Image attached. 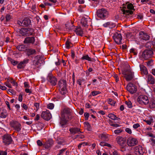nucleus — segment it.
Listing matches in <instances>:
<instances>
[{"instance_id": "obj_1", "label": "nucleus", "mask_w": 155, "mask_h": 155, "mask_svg": "<svg viewBox=\"0 0 155 155\" xmlns=\"http://www.w3.org/2000/svg\"><path fill=\"white\" fill-rule=\"evenodd\" d=\"M120 13H122L124 17L133 14V11L130 10H134L133 5L131 3L123 5L122 7H120Z\"/></svg>"}, {"instance_id": "obj_2", "label": "nucleus", "mask_w": 155, "mask_h": 155, "mask_svg": "<svg viewBox=\"0 0 155 155\" xmlns=\"http://www.w3.org/2000/svg\"><path fill=\"white\" fill-rule=\"evenodd\" d=\"M108 12L106 9L102 8L98 10L97 12V16L101 19L104 20L108 17Z\"/></svg>"}, {"instance_id": "obj_3", "label": "nucleus", "mask_w": 155, "mask_h": 155, "mask_svg": "<svg viewBox=\"0 0 155 155\" xmlns=\"http://www.w3.org/2000/svg\"><path fill=\"white\" fill-rule=\"evenodd\" d=\"M60 89V92L62 95H64L67 93L66 88V81L64 80H61L58 82Z\"/></svg>"}, {"instance_id": "obj_4", "label": "nucleus", "mask_w": 155, "mask_h": 155, "mask_svg": "<svg viewBox=\"0 0 155 155\" xmlns=\"http://www.w3.org/2000/svg\"><path fill=\"white\" fill-rule=\"evenodd\" d=\"M137 100V102L141 104L147 105L149 102L148 97L144 95H141L139 96Z\"/></svg>"}, {"instance_id": "obj_5", "label": "nucleus", "mask_w": 155, "mask_h": 155, "mask_svg": "<svg viewBox=\"0 0 155 155\" xmlns=\"http://www.w3.org/2000/svg\"><path fill=\"white\" fill-rule=\"evenodd\" d=\"M11 127L17 132H20L21 130V125L18 122L12 120L10 122Z\"/></svg>"}, {"instance_id": "obj_6", "label": "nucleus", "mask_w": 155, "mask_h": 155, "mask_svg": "<svg viewBox=\"0 0 155 155\" xmlns=\"http://www.w3.org/2000/svg\"><path fill=\"white\" fill-rule=\"evenodd\" d=\"M153 54V52L152 50H146L142 53V56L145 60H147L152 57Z\"/></svg>"}, {"instance_id": "obj_7", "label": "nucleus", "mask_w": 155, "mask_h": 155, "mask_svg": "<svg viewBox=\"0 0 155 155\" xmlns=\"http://www.w3.org/2000/svg\"><path fill=\"white\" fill-rule=\"evenodd\" d=\"M138 141L136 138L132 137H129L127 139V143L128 146L132 147L137 144Z\"/></svg>"}, {"instance_id": "obj_8", "label": "nucleus", "mask_w": 155, "mask_h": 155, "mask_svg": "<svg viewBox=\"0 0 155 155\" xmlns=\"http://www.w3.org/2000/svg\"><path fill=\"white\" fill-rule=\"evenodd\" d=\"M134 73L130 69H129L123 74L124 75V77L126 81H129L133 78L134 75Z\"/></svg>"}, {"instance_id": "obj_9", "label": "nucleus", "mask_w": 155, "mask_h": 155, "mask_svg": "<svg viewBox=\"0 0 155 155\" xmlns=\"http://www.w3.org/2000/svg\"><path fill=\"white\" fill-rule=\"evenodd\" d=\"M113 38L117 44H121L122 37L120 33L115 32L113 36Z\"/></svg>"}, {"instance_id": "obj_10", "label": "nucleus", "mask_w": 155, "mask_h": 155, "mask_svg": "<svg viewBox=\"0 0 155 155\" xmlns=\"http://www.w3.org/2000/svg\"><path fill=\"white\" fill-rule=\"evenodd\" d=\"M31 23L30 19L28 18H25L23 20L18 21L17 23L20 25L27 26L29 25Z\"/></svg>"}, {"instance_id": "obj_11", "label": "nucleus", "mask_w": 155, "mask_h": 155, "mask_svg": "<svg viewBox=\"0 0 155 155\" xmlns=\"http://www.w3.org/2000/svg\"><path fill=\"white\" fill-rule=\"evenodd\" d=\"M91 19L87 17L86 18L83 17L81 21V23L82 25L85 27H87L91 24Z\"/></svg>"}, {"instance_id": "obj_12", "label": "nucleus", "mask_w": 155, "mask_h": 155, "mask_svg": "<svg viewBox=\"0 0 155 155\" xmlns=\"http://www.w3.org/2000/svg\"><path fill=\"white\" fill-rule=\"evenodd\" d=\"M41 117L46 120H48L51 118V114L49 111H43L41 114Z\"/></svg>"}, {"instance_id": "obj_13", "label": "nucleus", "mask_w": 155, "mask_h": 155, "mask_svg": "<svg viewBox=\"0 0 155 155\" xmlns=\"http://www.w3.org/2000/svg\"><path fill=\"white\" fill-rule=\"evenodd\" d=\"M47 79L52 85L55 86L57 83L56 78L53 76L51 74L49 73L47 77Z\"/></svg>"}, {"instance_id": "obj_14", "label": "nucleus", "mask_w": 155, "mask_h": 155, "mask_svg": "<svg viewBox=\"0 0 155 155\" xmlns=\"http://www.w3.org/2000/svg\"><path fill=\"white\" fill-rule=\"evenodd\" d=\"M127 89L131 94L135 93L137 90L136 86L132 84H130L127 85Z\"/></svg>"}, {"instance_id": "obj_15", "label": "nucleus", "mask_w": 155, "mask_h": 155, "mask_svg": "<svg viewBox=\"0 0 155 155\" xmlns=\"http://www.w3.org/2000/svg\"><path fill=\"white\" fill-rule=\"evenodd\" d=\"M3 141L5 144L9 145L12 143V140L10 135L6 134L3 136Z\"/></svg>"}, {"instance_id": "obj_16", "label": "nucleus", "mask_w": 155, "mask_h": 155, "mask_svg": "<svg viewBox=\"0 0 155 155\" xmlns=\"http://www.w3.org/2000/svg\"><path fill=\"white\" fill-rule=\"evenodd\" d=\"M135 151L137 155H143L145 152V149L141 146H138L135 147Z\"/></svg>"}, {"instance_id": "obj_17", "label": "nucleus", "mask_w": 155, "mask_h": 155, "mask_svg": "<svg viewBox=\"0 0 155 155\" xmlns=\"http://www.w3.org/2000/svg\"><path fill=\"white\" fill-rule=\"evenodd\" d=\"M117 143L121 146H123L125 144L126 142V139L121 136H118L116 139Z\"/></svg>"}, {"instance_id": "obj_18", "label": "nucleus", "mask_w": 155, "mask_h": 155, "mask_svg": "<svg viewBox=\"0 0 155 155\" xmlns=\"http://www.w3.org/2000/svg\"><path fill=\"white\" fill-rule=\"evenodd\" d=\"M8 115L7 110L4 107H0V117L1 118H5Z\"/></svg>"}, {"instance_id": "obj_19", "label": "nucleus", "mask_w": 155, "mask_h": 155, "mask_svg": "<svg viewBox=\"0 0 155 155\" xmlns=\"http://www.w3.org/2000/svg\"><path fill=\"white\" fill-rule=\"evenodd\" d=\"M140 39L147 41L149 40L150 36L146 33L143 31L140 32L139 34Z\"/></svg>"}, {"instance_id": "obj_20", "label": "nucleus", "mask_w": 155, "mask_h": 155, "mask_svg": "<svg viewBox=\"0 0 155 155\" xmlns=\"http://www.w3.org/2000/svg\"><path fill=\"white\" fill-rule=\"evenodd\" d=\"M69 131L71 134L74 135L75 134L81 133L80 128L77 127H72L70 128Z\"/></svg>"}, {"instance_id": "obj_21", "label": "nucleus", "mask_w": 155, "mask_h": 155, "mask_svg": "<svg viewBox=\"0 0 155 155\" xmlns=\"http://www.w3.org/2000/svg\"><path fill=\"white\" fill-rule=\"evenodd\" d=\"M35 40L34 37H27L25 39L24 43L27 44H33L34 43Z\"/></svg>"}, {"instance_id": "obj_22", "label": "nucleus", "mask_w": 155, "mask_h": 155, "mask_svg": "<svg viewBox=\"0 0 155 155\" xmlns=\"http://www.w3.org/2000/svg\"><path fill=\"white\" fill-rule=\"evenodd\" d=\"M54 142L52 139H49L43 144V146L46 149H48L53 145Z\"/></svg>"}, {"instance_id": "obj_23", "label": "nucleus", "mask_w": 155, "mask_h": 155, "mask_svg": "<svg viewBox=\"0 0 155 155\" xmlns=\"http://www.w3.org/2000/svg\"><path fill=\"white\" fill-rule=\"evenodd\" d=\"M148 83L149 84H153L155 83V79L151 74L148 75L147 77Z\"/></svg>"}, {"instance_id": "obj_24", "label": "nucleus", "mask_w": 155, "mask_h": 155, "mask_svg": "<svg viewBox=\"0 0 155 155\" xmlns=\"http://www.w3.org/2000/svg\"><path fill=\"white\" fill-rule=\"evenodd\" d=\"M29 60L28 59H25L23 61H21L19 63L17 66L18 68L21 69L24 68L25 65L28 63Z\"/></svg>"}, {"instance_id": "obj_25", "label": "nucleus", "mask_w": 155, "mask_h": 155, "mask_svg": "<svg viewBox=\"0 0 155 155\" xmlns=\"http://www.w3.org/2000/svg\"><path fill=\"white\" fill-rule=\"evenodd\" d=\"M103 26L104 27H108L111 28L115 27L116 26V25L112 22L109 21L105 23L103 25Z\"/></svg>"}, {"instance_id": "obj_26", "label": "nucleus", "mask_w": 155, "mask_h": 155, "mask_svg": "<svg viewBox=\"0 0 155 155\" xmlns=\"http://www.w3.org/2000/svg\"><path fill=\"white\" fill-rule=\"evenodd\" d=\"M140 70L142 74L147 75L148 74V72L147 68L143 65L140 64Z\"/></svg>"}, {"instance_id": "obj_27", "label": "nucleus", "mask_w": 155, "mask_h": 155, "mask_svg": "<svg viewBox=\"0 0 155 155\" xmlns=\"http://www.w3.org/2000/svg\"><path fill=\"white\" fill-rule=\"evenodd\" d=\"M28 31L27 28H22L20 30L19 33L22 36H28Z\"/></svg>"}, {"instance_id": "obj_28", "label": "nucleus", "mask_w": 155, "mask_h": 155, "mask_svg": "<svg viewBox=\"0 0 155 155\" xmlns=\"http://www.w3.org/2000/svg\"><path fill=\"white\" fill-rule=\"evenodd\" d=\"M74 31L78 35L82 36L83 31L80 27L77 28L75 29Z\"/></svg>"}, {"instance_id": "obj_29", "label": "nucleus", "mask_w": 155, "mask_h": 155, "mask_svg": "<svg viewBox=\"0 0 155 155\" xmlns=\"http://www.w3.org/2000/svg\"><path fill=\"white\" fill-rule=\"evenodd\" d=\"M44 61L41 58H39L37 61L35 60L34 61V63L37 66V67L41 66V64L43 63Z\"/></svg>"}, {"instance_id": "obj_30", "label": "nucleus", "mask_w": 155, "mask_h": 155, "mask_svg": "<svg viewBox=\"0 0 155 155\" xmlns=\"http://www.w3.org/2000/svg\"><path fill=\"white\" fill-rule=\"evenodd\" d=\"M27 54L28 56L34 54L36 51L35 49L32 48H28L26 49Z\"/></svg>"}, {"instance_id": "obj_31", "label": "nucleus", "mask_w": 155, "mask_h": 155, "mask_svg": "<svg viewBox=\"0 0 155 155\" xmlns=\"http://www.w3.org/2000/svg\"><path fill=\"white\" fill-rule=\"evenodd\" d=\"M67 123V120L65 118H63L61 119L60 122V124L61 126L63 127H65V125Z\"/></svg>"}, {"instance_id": "obj_32", "label": "nucleus", "mask_w": 155, "mask_h": 155, "mask_svg": "<svg viewBox=\"0 0 155 155\" xmlns=\"http://www.w3.org/2000/svg\"><path fill=\"white\" fill-rule=\"evenodd\" d=\"M25 45H18L17 47V48L19 51H23L26 49Z\"/></svg>"}, {"instance_id": "obj_33", "label": "nucleus", "mask_w": 155, "mask_h": 155, "mask_svg": "<svg viewBox=\"0 0 155 155\" xmlns=\"http://www.w3.org/2000/svg\"><path fill=\"white\" fill-rule=\"evenodd\" d=\"M82 60H85L88 61H91L92 59L87 54H85L81 58Z\"/></svg>"}, {"instance_id": "obj_34", "label": "nucleus", "mask_w": 155, "mask_h": 155, "mask_svg": "<svg viewBox=\"0 0 155 155\" xmlns=\"http://www.w3.org/2000/svg\"><path fill=\"white\" fill-rule=\"evenodd\" d=\"M123 131V129L122 128H120L115 130L114 131V133L117 135H119L120 133Z\"/></svg>"}, {"instance_id": "obj_35", "label": "nucleus", "mask_w": 155, "mask_h": 155, "mask_svg": "<svg viewBox=\"0 0 155 155\" xmlns=\"http://www.w3.org/2000/svg\"><path fill=\"white\" fill-rule=\"evenodd\" d=\"M71 111V110L69 108H64L63 111V113L67 114H69Z\"/></svg>"}, {"instance_id": "obj_36", "label": "nucleus", "mask_w": 155, "mask_h": 155, "mask_svg": "<svg viewBox=\"0 0 155 155\" xmlns=\"http://www.w3.org/2000/svg\"><path fill=\"white\" fill-rule=\"evenodd\" d=\"M100 145L101 146H107L108 147H111V146L110 144L106 143L104 142H101L100 143Z\"/></svg>"}, {"instance_id": "obj_37", "label": "nucleus", "mask_w": 155, "mask_h": 155, "mask_svg": "<svg viewBox=\"0 0 155 155\" xmlns=\"http://www.w3.org/2000/svg\"><path fill=\"white\" fill-rule=\"evenodd\" d=\"M108 103L111 106H114L115 105V102L111 99H109L108 100Z\"/></svg>"}, {"instance_id": "obj_38", "label": "nucleus", "mask_w": 155, "mask_h": 155, "mask_svg": "<svg viewBox=\"0 0 155 155\" xmlns=\"http://www.w3.org/2000/svg\"><path fill=\"white\" fill-rule=\"evenodd\" d=\"M66 48L67 49H69L71 46V43L68 40H67L66 42Z\"/></svg>"}, {"instance_id": "obj_39", "label": "nucleus", "mask_w": 155, "mask_h": 155, "mask_svg": "<svg viewBox=\"0 0 155 155\" xmlns=\"http://www.w3.org/2000/svg\"><path fill=\"white\" fill-rule=\"evenodd\" d=\"M98 137L101 140H104L106 138V136L105 134H99Z\"/></svg>"}, {"instance_id": "obj_40", "label": "nucleus", "mask_w": 155, "mask_h": 155, "mask_svg": "<svg viewBox=\"0 0 155 155\" xmlns=\"http://www.w3.org/2000/svg\"><path fill=\"white\" fill-rule=\"evenodd\" d=\"M107 117L112 120H115L116 115L113 114L111 113L108 114Z\"/></svg>"}, {"instance_id": "obj_41", "label": "nucleus", "mask_w": 155, "mask_h": 155, "mask_svg": "<svg viewBox=\"0 0 155 155\" xmlns=\"http://www.w3.org/2000/svg\"><path fill=\"white\" fill-rule=\"evenodd\" d=\"M28 30V36L31 35L33 34L34 32L33 29L31 28H27Z\"/></svg>"}, {"instance_id": "obj_42", "label": "nucleus", "mask_w": 155, "mask_h": 155, "mask_svg": "<svg viewBox=\"0 0 155 155\" xmlns=\"http://www.w3.org/2000/svg\"><path fill=\"white\" fill-rule=\"evenodd\" d=\"M150 106L152 108L155 107V100H153L150 102Z\"/></svg>"}, {"instance_id": "obj_43", "label": "nucleus", "mask_w": 155, "mask_h": 155, "mask_svg": "<svg viewBox=\"0 0 155 155\" xmlns=\"http://www.w3.org/2000/svg\"><path fill=\"white\" fill-rule=\"evenodd\" d=\"M125 104L127 105L128 107L129 108H131L132 107V104L130 101H127L125 102Z\"/></svg>"}, {"instance_id": "obj_44", "label": "nucleus", "mask_w": 155, "mask_h": 155, "mask_svg": "<svg viewBox=\"0 0 155 155\" xmlns=\"http://www.w3.org/2000/svg\"><path fill=\"white\" fill-rule=\"evenodd\" d=\"M8 59L10 61L11 63L14 65H16L18 63V61H15L10 58H8Z\"/></svg>"}, {"instance_id": "obj_45", "label": "nucleus", "mask_w": 155, "mask_h": 155, "mask_svg": "<svg viewBox=\"0 0 155 155\" xmlns=\"http://www.w3.org/2000/svg\"><path fill=\"white\" fill-rule=\"evenodd\" d=\"M84 137V136L82 134H79L75 136L76 138H78L79 139H82Z\"/></svg>"}, {"instance_id": "obj_46", "label": "nucleus", "mask_w": 155, "mask_h": 155, "mask_svg": "<svg viewBox=\"0 0 155 155\" xmlns=\"http://www.w3.org/2000/svg\"><path fill=\"white\" fill-rule=\"evenodd\" d=\"M8 81L12 83L14 86L17 85V84L12 78H10Z\"/></svg>"}, {"instance_id": "obj_47", "label": "nucleus", "mask_w": 155, "mask_h": 155, "mask_svg": "<svg viewBox=\"0 0 155 155\" xmlns=\"http://www.w3.org/2000/svg\"><path fill=\"white\" fill-rule=\"evenodd\" d=\"M101 92L98 91H93L91 92V94L93 96H95L96 95L100 94Z\"/></svg>"}, {"instance_id": "obj_48", "label": "nucleus", "mask_w": 155, "mask_h": 155, "mask_svg": "<svg viewBox=\"0 0 155 155\" xmlns=\"http://www.w3.org/2000/svg\"><path fill=\"white\" fill-rule=\"evenodd\" d=\"M71 26H69L68 24H65V27L66 29H68V30H71L73 29V24L71 23Z\"/></svg>"}, {"instance_id": "obj_49", "label": "nucleus", "mask_w": 155, "mask_h": 155, "mask_svg": "<svg viewBox=\"0 0 155 155\" xmlns=\"http://www.w3.org/2000/svg\"><path fill=\"white\" fill-rule=\"evenodd\" d=\"M84 80L83 79H80L78 80L77 81V82L78 84L80 85H81V83L82 82H83L84 81Z\"/></svg>"}, {"instance_id": "obj_50", "label": "nucleus", "mask_w": 155, "mask_h": 155, "mask_svg": "<svg viewBox=\"0 0 155 155\" xmlns=\"http://www.w3.org/2000/svg\"><path fill=\"white\" fill-rule=\"evenodd\" d=\"M84 124L85 126H87V127L89 130H90L91 129V126L89 123L88 122H85L84 123Z\"/></svg>"}, {"instance_id": "obj_51", "label": "nucleus", "mask_w": 155, "mask_h": 155, "mask_svg": "<svg viewBox=\"0 0 155 155\" xmlns=\"http://www.w3.org/2000/svg\"><path fill=\"white\" fill-rule=\"evenodd\" d=\"M54 107V105L52 103H50L47 106V107L50 109H52Z\"/></svg>"}, {"instance_id": "obj_52", "label": "nucleus", "mask_w": 155, "mask_h": 155, "mask_svg": "<svg viewBox=\"0 0 155 155\" xmlns=\"http://www.w3.org/2000/svg\"><path fill=\"white\" fill-rule=\"evenodd\" d=\"M147 64L148 66H151L153 65V61L152 60L148 61L147 62Z\"/></svg>"}, {"instance_id": "obj_53", "label": "nucleus", "mask_w": 155, "mask_h": 155, "mask_svg": "<svg viewBox=\"0 0 155 155\" xmlns=\"http://www.w3.org/2000/svg\"><path fill=\"white\" fill-rule=\"evenodd\" d=\"M125 131L129 134H131L132 133L131 130L129 128H127L125 130Z\"/></svg>"}, {"instance_id": "obj_54", "label": "nucleus", "mask_w": 155, "mask_h": 155, "mask_svg": "<svg viewBox=\"0 0 155 155\" xmlns=\"http://www.w3.org/2000/svg\"><path fill=\"white\" fill-rule=\"evenodd\" d=\"M89 114L88 113H85L84 114V116L85 117V120H87L88 119Z\"/></svg>"}, {"instance_id": "obj_55", "label": "nucleus", "mask_w": 155, "mask_h": 155, "mask_svg": "<svg viewBox=\"0 0 155 155\" xmlns=\"http://www.w3.org/2000/svg\"><path fill=\"white\" fill-rule=\"evenodd\" d=\"M5 19L6 21H9L11 18V16L10 15L7 14L5 16Z\"/></svg>"}, {"instance_id": "obj_56", "label": "nucleus", "mask_w": 155, "mask_h": 155, "mask_svg": "<svg viewBox=\"0 0 155 155\" xmlns=\"http://www.w3.org/2000/svg\"><path fill=\"white\" fill-rule=\"evenodd\" d=\"M110 126L114 127H120V125L118 124H114V123H111L110 124Z\"/></svg>"}, {"instance_id": "obj_57", "label": "nucleus", "mask_w": 155, "mask_h": 155, "mask_svg": "<svg viewBox=\"0 0 155 155\" xmlns=\"http://www.w3.org/2000/svg\"><path fill=\"white\" fill-rule=\"evenodd\" d=\"M140 126V125L139 124H136L133 125V127L134 129H137Z\"/></svg>"}, {"instance_id": "obj_58", "label": "nucleus", "mask_w": 155, "mask_h": 155, "mask_svg": "<svg viewBox=\"0 0 155 155\" xmlns=\"http://www.w3.org/2000/svg\"><path fill=\"white\" fill-rule=\"evenodd\" d=\"M153 119H150L149 120H145L146 122L148 125H150L151 124V123L153 122Z\"/></svg>"}, {"instance_id": "obj_59", "label": "nucleus", "mask_w": 155, "mask_h": 155, "mask_svg": "<svg viewBox=\"0 0 155 155\" xmlns=\"http://www.w3.org/2000/svg\"><path fill=\"white\" fill-rule=\"evenodd\" d=\"M37 143L38 146H41L42 145H43L42 142L40 140H38L37 141Z\"/></svg>"}, {"instance_id": "obj_60", "label": "nucleus", "mask_w": 155, "mask_h": 155, "mask_svg": "<svg viewBox=\"0 0 155 155\" xmlns=\"http://www.w3.org/2000/svg\"><path fill=\"white\" fill-rule=\"evenodd\" d=\"M7 153L6 151H0V155H7Z\"/></svg>"}, {"instance_id": "obj_61", "label": "nucleus", "mask_w": 155, "mask_h": 155, "mask_svg": "<svg viewBox=\"0 0 155 155\" xmlns=\"http://www.w3.org/2000/svg\"><path fill=\"white\" fill-rule=\"evenodd\" d=\"M137 18L140 19H142L143 18V15L142 14H139L137 15Z\"/></svg>"}, {"instance_id": "obj_62", "label": "nucleus", "mask_w": 155, "mask_h": 155, "mask_svg": "<svg viewBox=\"0 0 155 155\" xmlns=\"http://www.w3.org/2000/svg\"><path fill=\"white\" fill-rule=\"evenodd\" d=\"M24 87L26 88H29L30 87V86L28 82H25L24 83Z\"/></svg>"}, {"instance_id": "obj_63", "label": "nucleus", "mask_w": 155, "mask_h": 155, "mask_svg": "<svg viewBox=\"0 0 155 155\" xmlns=\"http://www.w3.org/2000/svg\"><path fill=\"white\" fill-rule=\"evenodd\" d=\"M114 77L115 78L116 81L117 82H118L119 80V78L117 74L114 75Z\"/></svg>"}, {"instance_id": "obj_64", "label": "nucleus", "mask_w": 155, "mask_h": 155, "mask_svg": "<svg viewBox=\"0 0 155 155\" xmlns=\"http://www.w3.org/2000/svg\"><path fill=\"white\" fill-rule=\"evenodd\" d=\"M113 155H120V154L117 151L115 150L113 153Z\"/></svg>"}]
</instances>
